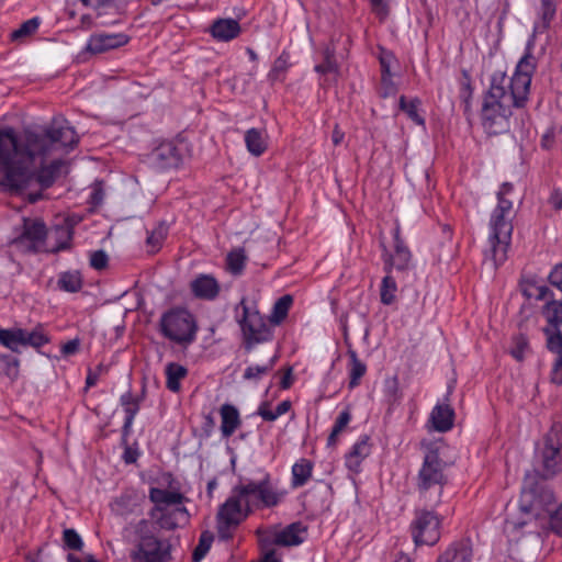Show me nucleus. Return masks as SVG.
<instances>
[{"instance_id": "obj_1", "label": "nucleus", "mask_w": 562, "mask_h": 562, "mask_svg": "<svg viewBox=\"0 0 562 562\" xmlns=\"http://www.w3.org/2000/svg\"><path fill=\"white\" fill-rule=\"evenodd\" d=\"M533 57L525 54L516 66L510 79L503 71H495L482 105V125L490 135H498L509 130L513 109H521L528 101Z\"/></svg>"}, {"instance_id": "obj_2", "label": "nucleus", "mask_w": 562, "mask_h": 562, "mask_svg": "<svg viewBox=\"0 0 562 562\" xmlns=\"http://www.w3.org/2000/svg\"><path fill=\"white\" fill-rule=\"evenodd\" d=\"M61 166L63 161L56 159L36 172L34 156L26 146V131L18 138L13 128L0 130V169L11 190L23 191L34 186L47 189L55 182Z\"/></svg>"}, {"instance_id": "obj_3", "label": "nucleus", "mask_w": 562, "mask_h": 562, "mask_svg": "<svg viewBox=\"0 0 562 562\" xmlns=\"http://www.w3.org/2000/svg\"><path fill=\"white\" fill-rule=\"evenodd\" d=\"M79 143V136L69 122L63 116H56L43 133L26 130V146L32 150L36 172L45 166L46 159L52 155L56 145L75 148Z\"/></svg>"}, {"instance_id": "obj_4", "label": "nucleus", "mask_w": 562, "mask_h": 562, "mask_svg": "<svg viewBox=\"0 0 562 562\" xmlns=\"http://www.w3.org/2000/svg\"><path fill=\"white\" fill-rule=\"evenodd\" d=\"M445 469L446 463L437 451L430 450L426 453L416 481L419 498L426 505L436 506L440 503L443 487L448 483Z\"/></svg>"}, {"instance_id": "obj_5", "label": "nucleus", "mask_w": 562, "mask_h": 562, "mask_svg": "<svg viewBox=\"0 0 562 562\" xmlns=\"http://www.w3.org/2000/svg\"><path fill=\"white\" fill-rule=\"evenodd\" d=\"M536 471L542 479H552L562 471V425L553 423L536 448Z\"/></svg>"}, {"instance_id": "obj_6", "label": "nucleus", "mask_w": 562, "mask_h": 562, "mask_svg": "<svg viewBox=\"0 0 562 562\" xmlns=\"http://www.w3.org/2000/svg\"><path fill=\"white\" fill-rule=\"evenodd\" d=\"M198 328L193 314L182 307H175L165 312L159 319L160 334L168 340L183 347L195 340Z\"/></svg>"}, {"instance_id": "obj_7", "label": "nucleus", "mask_w": 562, "mask_h": 562, "mask_svg": "<svg viewBox=\"0 0 562 562\" xmlns=\"http://www.w3.org/2000/svg\"><path fill=\"white\" fill-rule=\"evenodd\" d=\"M236 487L237 495L241 497L247 510L271 508L277 506L284 497V492L280 491L272 483L270 475L266 474L260 481H247Z\"/></svg>"}, {"instance_id": "obj_8", "label": "nucleus", "mask_w": 562, "mask_h": 562, "mask_svg": "<svg viewBox=\"0 0 562 562\" xmlns=\"http://www.w3.org/2000/svg\"><path fill=\"white\" fill-rule=\"evenodd\" d=\"M236 312L247 351L251 350L254 345L268 341L272 338V330L269 323L258 311L250 310L245 300H241Z\"/></svg>"}, {"instance_id": "obj_9", "label": "nucleus", "mask_w": 562, "mask_h": 562, "mask_svg": "<svg viewBox=\"0 0 562 562\" xmlns=\"http://www.w3.org/2000/svg\"><path fill=\"white\" fill-rule=\"evenodd\" d=\"M154 524L142 519L135 528L139 542L132 554L134 562H166L169 559V544L158 540L153 533Z\"/></svg>"}, {"instance_id": "obj_10", "label": "nucleus", "mask_w": 562, "mask_h": 562, "mask_svg": "<svg viewBox=\"0 0 562 562\" xmlns=\"http://www.w3.org/2000/svg\"><path fill=\"white\" fill-rule=\"evenodd\" d=\"M514 216L494 210L490 220V254L495 266L507 259V251L512 241Z\"/></svg>"}, {"instance_id": "obj_11", "label": "nucleus", "mask_w": 562, "mask_h": 562, "mask_svg": "<svg viewBox=\"0 0 562 562\" xmlns=\"http://www.w3.org/2000/svg\"><path fill=\"white\" fill-rule=\"evenodd\" d=\"M548 325L543 328L548 350L557 355L551 371V382L562 385V306L549 308L547 312Z\"/></svg>"}, {"instance_id": "obj_12", "label": "nucleus", "mask_w": 562, "mask_h": 562, "mask_svg": "<svg viewBox=\"0 0 562 562\" xmlns=\"http://www.w3.org/2000/svg\"><path fill=\"white\" fill-rule=\"evenodd\" d=\"M250 514L241 497L237 495L236 487L233 488L232 495L221 505L217 513V533L223 540H228L233 536V531L239 524Z\"/></svg>"}, {"instance_id": "obj_13", "label": "nucleus", "mask_w": 562, "mask_h": 562, "mask_svg": "<svg viewBox=\"0 0 562 562\" xmlns=\"http://www.w3.org/2000/svg\"><path fill=\"white\" fill-rule=\"evenodd\" d=\"M440 520L432 510L417 509L412 522V536L416 546H434L440 539Z\"/></svg>"}, {"instance_id": "obj_14", "label": "nucleus", "mask_w": 562, "mask_h": 562, "mask_svg": "<svg viewBox=\"0 0 562 562\" xmlns=\"http://www.w3.org/2000/svg\"><path fill=\"white\" fill-rule=\"evenodd\" d=\"M522 499L525 503H529V506L522 505L521 508L525 512L536 513L538 516V509L540 507H544V510L548 513V509H551L555 503L554 494L549 488H540L535 485V476L526 475L522 487Z\"/></svg>"}, {"instance_id": "obj_15", "label": "nucleus", "mask_w": 562, "mask_h": 562, "mask_svg": "<svg viewBox=\"0 0 562 562\" xmlns=\"http://www.w3.org/2000/svg\"><path fill=\"white\" fill-rule=\"evenodd\" d=\"M148 161L157 170L177 168L181 162V154L173 143L164 142L153 149Z\"/></svg>"}, {"instance_id": "obj_16", "label": "nucleus", "mask_w": 562, "mask_h": 562, "mask_svg": "<svg viewBox=\"0 0 562 562\" xmlns=\"http://www.w3.org/2000/svg\"><path fill=\"white\" fill-rule=\"evenodd\" d=\"M46 237V226L41 220L24 218L23 232L15 240L19 245H24L29 250L38 251Z\"/></svg>"}, {"instance_id": "obj_17", "label": "nucleus", "mask_w": 562, "mask_h": 562, "mask_svg": "<svg viewBox=\"0 0 562 562\" xmlns=\"http://www.w3.org/2000/svg\"><path fill=\"white\" fill-rule=\"evenodd\" d=\"M128 42V36L123 33L105 34L99 33L90 36L86 49L92 54H101L117 47H121Z\"/></svg>"}, {"instance_id": "obj_18", "label": "nucleus", "mask_w": 562, "mask_h": 562, "mask_svg": "<svg viewBox=\"0 0 562 562\" xmlns=\"http://www.w3.org/2000/svg\"><path fill=\"white\" fill-rule=\"evenodd\" d=\"M190 289L195 297L212 301L217 297L221 286L214 277L199 274L191 281Z\"/></svg>"}, {"instance_id": "obj_19", "label": "nucleus", "mask_w": 562, "mask_h": 562, "mask_svg": "<svg viewBox=\"0 0 562 562\" xmlns=\"http://www.w3.org/2000/svg\"><path fill=\"white\" fill-rule=\"evenodd\" d=\"M394 243L395 251L385 261V271L387 273L391 271L392 268H395L396 270L400 271L406 270L411 261V251L404 245L403 240L400 238L398 227L394 229Z\"/></svg>"}, {"instance_id": "obj_20", "label": "nucleus", "mask_w": 562, "mask_h": 562, "mask_svg": "<svg viewBox=\"0 0 562 562\" xmlns=\"http://www.w3.org/2000/svg\"><path fill=\"white\" fill-rule=\"evenodd\" d=\"M473 550L470 540L463 539L451 543L440 554L437 562H472Z\"/></svg>"}, {"instance_id": "obj_21", "label": "nucleus", "mask_w": 562, "mask_h": 562, "mask_svg": "<svg viewBox=\"0 0 562 562\" xmlns=\"http://www.w3.org/2000/svg\"><path fill=\"white\" fill-rule=\"evenodd\" d=\"M307 528L302 522H293L284 529L274 532L272 542L279 546H299L304 541Z\"/></svg>"}, {"instance_id": "obj_22", "label": "nucleus", "mask_w": 562, "mask_h": 562, "mask_svg": "<svg viewBox=\"0 0 562 562\" xmlns=\"http://www.w3.org/2000/svg\"><path fill=\"white\" fill-rule=\"evenodd\" d=\"M144 394L145 389L143 387L142 395L138 397L133 396V394L130 391L122 394L120 397V403L125 412V420L123 425L124 441L126 440V437L131 432L134 418L139 411L140 402L143 401Z\"/></svg>"}, {"instance_id": "obj_23", "label": "nucleus", "mask_w": 562, "mask_h": 562, "mask_svg": "<svg viewBox=\"0 0 562 562\" xmlns=\"http://www.w3.org/2000/svg\"><path fill=\"white\" fill-rule=\"evenodd\" d=\"M371 453V446L368 436H361L346 456V465L353 472L360 471L361 462Z\"/></svg>"}, {"instance_id": "obj_24", "label": "nucleus", "mask_w": 562, "mask_h": 562, "mask_svg": "<svg viewBox=\"0 0 562 562\" xmlns=\"http://www.w3.org/2000/svg\"><path fill=\"white\" fill-rule=\"evenodd\" d=\"M240 31L238 21L234 19H218L211 25L212 36L222 42H228L237 37Z\"/></svg>"}, {"instance_id": "obj_25", "label": "nucleus", "mask_w": 562, "mask_h": 562, "mask_svg": "<svg viewBox=\"0 0 562 562\" xmlns=\"http://www.w3.org/2000/svg\"><path fill=\"white\" fill-rule=\"evenodd\" d=\"M221 431L224 438H229L241 425L238 409L231 404H223L220 408Z\"/></svg>"}, {"instance_id": "obj_26", "label": "nucleus", "mask_w": 562, "mask_h": 562, "mask_svg": "<svg viewBox=\"0 0 562 562\" xmlns=\"http://www.w3.org/2000/svg\"><path fill=\"white\" fill-rule=\"evenodd\" d=\"M454 412L448 404H438L434 407L430 420L437 431L445 432L453 426Z\"/></svg>"}, {"instance_id": "obj_27", "label": "nucleus", "mask_w": 562, "mask_h": 562, "mask_svg": "<svg viewBox=\"0 0 562 562\" xmlns=\"http://www.w3.org/2000/svg\"><path fill=\"white\" fill-rule=\"evenodd\" d=\"M245 144L251 155L261 156L268 148L266 132L259 128H249L245 133Z\"/></svg>"}, {"instance_id": "obj_28", "label": "nucleus", "mask_w": 562, "mask_h": 562, "mask_svg": "<svg viewBox=\"0 0 562 562\" xmlns=\"http://www.w3.org/2000/svg\"><path fill=\"white\" fill-rule=\"evenodd\" d=\"M139 497L134 492H124L111 503L112 512L120 516L133 513L138 506Z\"/></svg>"}, {"instance_id": "obj_29", "label": "nucleus", "mask_w": 562, "mask_h": 562, "mask_svg": "<svg viewBox=\"0 0 562 562\" xmlns=\"http://www.w3.org/2000/svg\"><path fill=\"white\" fill-rule=\"evenodd\" d=\"M313 463L307 459H300L292 467V487L297 488L307 483L312 476Z\"/></svg>"}, {"instance_id": "obj_30", "label": "nucleus", "mask_w": 562, "mask_h": 562, "mask_svg": "<svg viewBox=\"0 0 562 562\" xmlns=\"http://www.w3.org/2000/svg\"><path fill=\"white\" fill-rule=\"evenodd\" d=\"M187 369L178 363L170 362L166 366V386L171 392H178L180 390V381L186 378Z\"/></svg>"}, {"instance_id": "obj_31", "label": "nucleus", "mask_w": 562, "mask_h": 562, "mask_svg": "<svg viewBox=\"0 0 562 562\" xmlns=\"http://www.w3.org/2000/svg\"><path fill=\"white\" fill-rule=\"evenodd\" d=\"M0 344L13 352H20V347L23 346V329H0Z\"/></svg>"}, {"instance_id": "obj_32", "label": "nucleus", "mask_w": 562, "mask_h": 562, "mask_svg": "<svg viewBox=\"0 0 562 562\" xmlns=\"http://www.w3.org/2000/svg\"><path fill=\"white\" fill-rule=\"evenodd\" d=\"M348 356L350 358L349 387L353 389L359 385L361 378L366 374L367 366L358 359L355 350L349 349Z\"/></svg>"}, {"instance_id": "obj_33", "label": "nucleus", "mask_w": 562, "mask_h": 562, "mask_svg": "<svg viewBox=\"0 0 562 562\" xmlns=\"http://www.w3.org/2000/svg\"><path fill=\"white\" fill-rule=\"evenodd\" d=\"M292 303L293 299L289 294L278 299V301L273 305L269 323H272L273 325H279L281 322H283L289 313Z\"/></svg>"}, {"instance_id": "obj_34", "label": "nucleus", "mask_w": 562, "mask_h": 562, "mask_svg": "<svg viewBox=\"0 0 562 562\" xmlns=\"http://www.w3.org/2000/svg\"><path fill=\"white\" fill-rule=\"evenodd\" d=\"M167 234L168 227L164 222L158 223L150 232H148L146 244L150 252H156L160 249Z\"/></svg>"}, {"instance_id": "obj_35", "label": "nucleus", "mask_w": 562, "mask_h": 562, "mask_svg": "<svg viewBox=\"0 0 562 562\" xmlns=\"http://www.w3.org/2000/svg\"><path fill=\"white\" fill-rule=\"evenodd\" d=\"M57 283L59 289L70 293H76L82 288L81 276L77 271L60 273Z\"/></svg>"}, {"instance_id": "obj_36", "label": "nucleus", "mask_w": 562, "mask_h": 562, "mask_svg": "<svg viewBox=\"0 0 562 562\" xmlns=\"http://www.w3.org/2000/svg\"><path fill=\"white\" fill-rule=\"evenodd\" d=\"M49 342L48 336L44 333L43 326L37 325L33 330L23 329V346L41 348Z\"/></svg>"}, {"instance_id": "obj_37", "label": "nucleus", "mask_w": 562, "mask_h": 562, "mask_svg": "<svg viewBox=\"0 0 562 562\" xmlns=\"http://www.w3.org/2000/svg\"><path fill=\"white\" fill-rule=\"evenodd\" d=\"M246 259L247 257L244 249H233L226 257L227 270L235 276L240 274L244 270Z\"/></svg>"}, {"instance_id": "obj_38", "label": "nucleus", "mask_w": 562, "mask_h": 562, "mask_svg": "<svg viewBox=\"0 0 562 562\" xmlns=\"http://www.w3.org/2000/svg\"><path fill=\"white\" fill-rule=\"evenodd\" d=\"M397 291V284L393 277L389 273L382 279L380 288L381 302L384 305H391L395 302V293Z\"/></svg>"}, {"instance_id": "obj_39", "label": "nucleus", "mask_w": 562, "mask_h": 562, "mask_svg": "<svg viewBox=\"0 0 562 562\" xmlns=\"http://www.w3.org/2000/svg\"><path fill=\"white\" fill-rule=\"evenodd\" d=\"M149 497L156 504L175 505L181 502V495L179 493L161 488H151Z\"/></svg>"}, {"instance_id": "obj_40", "label": "nucleus", "mask_w": 562, "mask_h": 562, "mask_svg": "<svg viewBox=\"0 0 562 562\" xmlns=\"http://www.w3.org/2000/svg\"><path fill=\"white\" fill-rule=\"evenodd\" d=\"M419 100L414 99L406 101V98L402 95L400 98V109L404 111L407 116L418 125H424L425 120L418 113Z\"/></svg>"}, {"instance_id": "obj_41", "label": "nucleus", "mask_w": 562, "mask_h": 562, "mask_svg": "<svg viewBox=\"0 0 562 562\" xmlns=\"http://www.w3.org/2000/svg\"><path fill=\"white\" fill-rule=\"evenodd\" d=\"M40 24L41 20L37 16L23 22L19 29L11 33V40L18 41L33 35L37 31Z\"/></svg>"}, {"instance_id": "obj_42", "label": "nucleus", "mask_w": 562, "mask_h": 562, "mask_svg": "<svg viewBox=\"0 0 562 562\" xmlns=\"http://www.w3.org/2000/svg\"><path fill=\"white\" fill-rule=\"evenodd\" d=\"M549 293V289L546 285L537 284L533 281H527L522 285V294L527 299H535L538 301L546 300Z\"/></svg>"}, {"instance_id": "obj_43", "label": "nucleus", "mask_w": 562, "mask_h": 562, "mask_svg": "<svg viewBox=\"0 0 562 562\" xmlns=\"http://www.w3.org/2000/svg\"><path fill=\"white\" fill-rule=\"evenodd\" d=\"M276 357L268 360L262 366H249L244 372L245 380H259L262 375L268 374L274 367Z\"/></svg>"}, {"instance_id": "obj_44", "label": "nucleus", "mask_w": 562, "mask_h": 562, "mask_svg": "<svg viewBox=\"0 0 562 562\" xmlns=\"http://www.w3.org/2000/svg\"><path fill=\"white\" fill-rule=\"evenodd\" d=\"M315 70L319 74H336L338 72V65L335 58V52L330 47L324 50V61L315 66Z\"/></svg>"}, {"instance_id": "obj_45", "label": "nucleus", "mask_w": 562, "mask_h": 562, "mask_svg": "<svg viewBox=\"0 0 562 562\" xmlns=\"http://www.w3.org/2000/svg\"><path fill=\"white\" fill-rule=\"evenodd\" d=\"M290 66V55L283 52L273 63L272 69L269 72V79L277 81L288 70Z\"/></svg>"}, {"instance_id": "obj_46", "label": "nucleus", "mask_w": 562, "mask_h": 562, "mask_svg": "<svg viewBox=\"0 0 562 562\" xmlns=\"http://www.w3.org/2000/svg\"><path fill=\"white\" fill-rule=\"evenodd\" d=\"M351 419V415L348 411H342L339 416L337 417L334 427L331 429V432L328 436L327 443L328 446L336 445L338 435L346 428L348 423Z\"/></svg>"}, {"instance_id": "obj_47", "label": "nucleus", "mask_w": 562, "mask_h": 562, "mask_svg": "<svg viewBox=\"0 0 562 562\" xmlns=\"http://www.w3.org/2000/svg\"><path fill=\"white\" fill-rule=\"evenodd\" d=\"M212 542H213V536L209 532H203L200 536L198 546L193 550L192 561L200 562L205 557V554L209 552Z\"/></svg>"}, {"instance_id": "obj_48", "label": "nucleus", "mask_w": 562, "mask_h": 562, "mask_svg": "<svg viewBox=\"0 0 562 562\" xmlns=\"http://www.w3.org/2000/svg\"><path fill=\"white\" fill-rule=\"evenodd\" d=\"M63 541L65 548L74 551H80L83 547V542L79 533L71 528H67L63 532Z\"/></svg>"}, {"instance_id": "obj_49", "label": "nucleus", "mask_w": 562, "mask_h": 562, "mask_svg": "<svg viewBox=\"0 0 562 562\" xmlns=\"http://www.w3.org/2000/svg\"><path fill=\"white\" fill-rule=\"evenodd\" d=\"M56 234L58 235V238L63 240L55 248H53L52 251L57 252L59 250L69 248V243L72 238L71 226L66 223L65 226H60L56 229Z\"/></svg>"}, {"instance_id": "obj_50", "label": "nucleus", "mask_w": 562, "mask_h": 562, "mask_svg": "<svg viewBox=\"0 0 562 562\" xmlns=\"http://www.w3.org/2000/svg\"><path fill=\"white\" fill-rule=\"evenodd\" d=\"M397 87L391 78V74L381 75V86L379 93L382 98H389L396 93Z\"/></svg>"}, {"instance_id": "obj_51", "label": "nucleus", "mask_w": 562, "mask_h": 562, "mask_svg": "<svg viewBox=\"0 0 562 562\" xmlns=\"http://www.w3.org/2000/svg\"><path fill=\"white\" fill-rule=\"evenodd\" d=\"M548 514L551 530L562 537V505L555 510L548 509Z\"/></svg>"}, {"instance_id": "obj_52", "label": "nucleus", "mask_w": 562, "mask_h": 562, "mask_svg": "<svg viewBox=\"0 0 562 562\" xmlns=\"http://www.w3.org/2000/svg\"><path fill=\"white\" fill-rule=\"evenodd\" d=\"M109 257L103 250H97L90 256V266L95 270H102L108 266Z\"/></svg>"}, {"instance_id": "obj_53", "label": "nucleus", "mask_w": 562, "mask_h": 562, "mask_svg": "<svg viewBox=\"0 0 562 562\" xmlns=\"http://www.w3.org/2000/svg\"><path fill=\"white\" fill-rule=\"evenodd\" d=\"M514 348L512 349V355L518 361L524 359L525 350L527 348V340L522 336L515 337L514 339Z\"/></svg>"}, {"instance_id": "obj_54", "label": "nucleus", "mask_w": 562, "mask_h": 562, "mask_svg": "<svg viewBox=\"0 0 562 562\" xmlns=\"http://www.w3.org/2000/svg\"><path fill=\"white\" fill-rule=\"evenodd\" d=\"M373 12L381 19L389 14V0H370Z\"/></svg>"}, {"instance_id": "obj_55", "label": "nucleus", "mask_w": 562, "mask_h": 562, "mask_svg": "<svg viewBox=\"0 0 562 562\" xmlns=\"http://www.w3.org/2000/svg\"><path fill=\"white\" fill-rule=\"evenodd\" d=\"M104 199V191L102 188V182H95L92 187V191L90 194V202L94 206L100 205Z\"/></svg>"}, {"instance_id": "obj_56", "label": "nucleus", "mask_w": 562, "mask_h": 562, "mask_svg": "<svg viewBox=\"0 0 562 562\" xmlns=\"http://www.w3.org/2000/svg\"><path fill=\"white\" fill-rule=\"evenodd\" d=\"M542 19L550 21L555 13L554 0H541Z\"/></svg>"}, {"instance_id": "obj_57", "label": "nucleus", "mask_w": 562, "mask_h": 562, "mask_svg": "<svg viewBox=\"0 0 562 562\" xmlns=\"http://www.w3.org/2000/svg\"><path fill=\"white\" fill-rule=\"evenodd\" d=\"M257 414L259 416H261L267 422H273L276 420L279 416L277 415V412L276 409L274 411H271L269 408V404L268 403H262L259 408H258V412Z\"/></svg>"}, {"instance_id": "obj_58", "label": "nucleus", "mask_w": 562, "mask_h": 562, "mask_svg": "<svg viewBox=\"0 0 562 562\" xmlns=\"http://www.w3.org/2000/svg\"><path fill=\"white\" fill-rule=\"evenodd\" d=\"M497 198L498 203L495 210L514 216L513 202L502 195H498Z\"/></svg>"}, {"instance_id": "obj_59", "label": "nucleus", "mask_w": 562, "mask_h": 562, "mask_svg": "<svg viewBox=\"0 0 562 562\" xmlns=\"http://www.w3.org/2000/svg\"><path fill=\"white\" fill-rule=\"evenodd\" d=\"M394 56L391 53H383L380 57L381 72L382 75L391 74L392 63Z\"/></svg>"}, {"instance_id": "obj_60", "label": "nucleus", "mask_w": 562, "mask_h": 562, "mask_svg": "<svg viewBox=\"0 0 562 562\" xmlns=\"http://www.w3.org/2000/svg\"><path fill=\"white\" fill-rule=\"evenodd\" d=\"M79 346H80L79 339L76 338V339L69 340L65 345H63L61 352L65 356L74 355L78 351Z\"/></svg>"}, {"instance_id": "obj_61", "label": "nucleus", "mask_w": 562, "mask_h": 562, "mask_svg": "<svg viewBox=\"0 0 562 562\" xmlns=\"http://www.w3.org/2000/svg\"><path fill=\"white\" fill-rule=\"evenodd\" d=\"M345 133L339 128L338 124L335 125L333 134H331V140L335 146H338L344 140Z\"/></svg>"}, {"instance_id": "obj_62", "label": "nucleus", "mask_w": 562, "mask_h": 562, "mask_svg": "<svg viewBox=\"0 0 562 562\" xmlns=\"http://www.w3.org/2000/svg\"><path fill=\"white\" fill-rule=\"evenodd\" d=\"M290 408H291V402L283 401L276 408L277 415L281 416V415L288 413L290 411Z\"/></svg>"}, {"instance_id": "obj_63", "label": "nucleus", "mask_w": 562, "mask_h": 562, "mask_svg": "<svg viewBox=\"0 0 562 562\" xmlns=\"http://www.w3.org/2000/svg\"><path fill=\"white\" fill-rule=\"evenodd\" d=\"M550 201L554 209H557V210L562 209V194H560L558 192L553 193L551 195Z\"/></svg>"}, {"instance_id": "obj_64", "label": "nucleus", "mask_w": 562, "mask_h": 562, "mask_svg": "<svg viewBox=\"0 0 562 562\" xmlns=\"http://www.w3.org/2000/svg\"><path fill=\"white\" fill-rule=\"evenodd\" d=\"M262 562H281L273 550L265 553Z\"/></svg>"}]
</instances>
